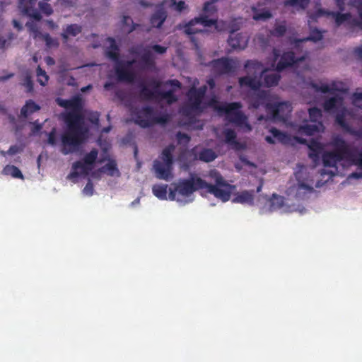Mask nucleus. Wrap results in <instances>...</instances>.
I'll return each mask as SVG.
<instances>
[{
	"label": "nucleus",
	"instance_id": "f257e3e1",
	"mask_svg": "<svg viewBox=\"0 0 362 362\" xmlns=\"http://www.w3.org/2000/svg\"><path fill=\"white\" fill-rule=\"evenodd\" d=\"M305 54L296 55L292 52L283 54L276 67L277 71L264 67L263 64L256 61H247L245 65L246 76L239 79L243 90H247V98L250 107L258 108L262 106L268 115H260L258 120L273 119L284 120L291 112V105L288 102L274 100L269 91L262 90L260 87L276 86L280 78L279 71L286 67L293 66L304 60Z\"/></svg>",
	"mask_w": 362,
	"mask_h": 362
},
{
	"label": "nucleus",
	"instance_id": "f03ea898",
	"mask_svg": "<svg viewBox=\"0 0 362 362\" xmlns=\"http://www.w3.org/2000/svg\"><path fill=\"white\" fill-rule=\"evenodd\" d=\"M166 86L170 88L166 91H160L158 88L152 90L141 81L138 97L122 90H117L116 96L129 107L132 119L139 126L146 127L156 123L165 124L168 119L163 109L144 105L142 100H156L172 104L177 100L174 93L180 89V83L177 80H170L166 83Z\"/></svg>",
	"mask_w": 362,
	"mask_h": 362
},
{
	"label": "nucleus",
	"instance_id": "7ed1b4c3",
	"mask_svg": "<svg viewBox=\"0 0 362 362\" xmlns=\"http://www.w3.org/2000/svg\"><path fill=\"white\" fill-rule=\"evenodd\" d=\"M332 145L334 150L325 151L322 156L325 168L321 170V179L316 182L315 187H321L334 176L344 175L345 170L352 165L357 166L358 171L349 174L347 180L362 179V149L351 148L339 136L332 139Z\"/></svg>",
	"mask_w": 362,
	"mask_h": 362
},
{
	"label": "nucleus",
	"instance_id": "20e7f679",
	"mask_svg": "<svg viewBox=\"0 0 362 362\" xmlns=\"http://www.w3.org/2000/svg\"><path fill=\"white\" fill-rule=\"evenodd\" d=\"M310 87L316 93L330 94L324 103L325 110L336 113V122L344 131L357 139H362V92L353 94L352 103L356 110L352 112L344 105V92L334 93L329 86H318L314 83H310Z\"/></svg>",
	"mask_w": 362,
	"mask_h": 362
},
{
	"label": "nucleus",
	"instance_id": "39448f33",
	"mask_svg": "<svg viewBox=\"0 0 362 362\" xmlns=\"http://www.w3.org/2000/svg\"><path fill=\"white\" fill-rule=\"evenodd\" d=\"M167 48L158 45L151 46H136L130 49L134 59L124 62L119 61V49L115 40L109 37L107 40L105 54L107 57L116 62V74L119 81L129 83L134 82L137 74L153 66L154 60L153 53L162 54L166 52Z\"/></svg>",
	"mask_w": 362,
	"mask_h": 362
},
{
	"label": "nucleus",
	"instance_id": "423d86ee",
	"mask_svg": "<svg viewBox=\"0 0 362 362\" xmlns=\"http://www.w3.org/2000/svg\"><path fill=\"white\" fill-rule=\"evenodd\" d=\"M209 176L214 184H209L197 175H191L187 179L180 180L175 184V189L170 190L169 199L176 201L181 205H186L194 201V192L199 189L205 188L216 198L226 202L230 199L231 186L216 170H210Z\"/></svg>",
	"mask_w": 362,
	"mask_h": 362
},
{
	"label": "nucleus",
	"instance_id": "0eeeda50",
	"mask_svg": "<svg viewBox=\"0 0 362 362\" xmlns=\"http://www.w3.org/2000/svg\"><path fill=\"white\" fill-rule=\"evenodd\" d=\"M206 90V85L199 88L193 86L189 89L187 93L188 100L182 109L183 114L190 117L201 112L207 106H213L218 112L224 114L226 119L230 122L245 128L247 131L251 130L247 122V117L240 110L241 105L239 103L219 104L214 96L206 101L205 98Z\"/></svg>",
	"mask_w": 362,
	"mask_h": 362
},
{
	"label": "nucleus",
	"instance_id": "6e6552de",
	"mask_svg": "<svg viewBox=\"0 0 362 362\" xmlns=\"http://www.w3.org/2000/svg\"><path fill=\"white\" fill-rule=\"evenodd\" d=\"M57 103L74 112L68 115V130L62 136V152L64 155H68L77 150L86 138L88 131L83 117L75 112L81 107L82 100L79 95H76L70 100L57 98Z\"/></svg>",
	"mask_w": 362,
	"mask_h": 362
},
{
	"label": "nucleus",
	"instance_id": "1a4fd4ad",
	"mask_svg": "<svg viewBox=\"0 0 362 362\" xmlns=\"http://www.w3.org/2000/svg\"><path fill=\"white\" fill-rule=\"evenodd\" d=\"M307 168L300 164H298L295 170V177L297 184L289 187L286 191L287 197L291 204H300V201L305 200L313 192V182L308 180L305 181L304 175L306 174Z\"/></svg>",
	"mask_w": 362,
	"mask_h": 362
},
{
	"label": "nucleus",
	"instance_id": "9d476101",
	"mask_svg": "<svg viewBox=\"0 0 362 362\" xmlns=\"http://www.w3.org/2000/svg\"><path fill=\"white\" fill-rule=\"evenodd\" d=\"M174 151L173 145L167 146L163 150L161 156L153 161V168L157 178L165 181L172 179Z\"/></svg>",
	"mask_w": 362,
	"mask_h": 362
},
{
	"label": "nucleus",
	"instance_id": "9b49d317",
	"mask_svg": "<svg viewBox=\"0 0 362 362\" xmlns=\"http://www.w3.org/2000/svg\"><path fill=\"white\" fill-rule=\"evenodd\" d=\"M98 156V150L93 148L88 153L86 154L83 159L73 163L71 172L68 175L67 178L76 182L78 177L88 175L94 168Z\"/></svg>",
	"mask_w": 362,
	"mask_h": 362
},
{
	"label": "nucleus",
	"instance_id": "f8f14e48",
	"mask_svg": "<svg viewBox=\"0 0 362 362\" xmlns=\"http://www.w3.org/2000/svg\"><path fill=\"white\" fill-rule=\"evenodd\" d=\"M264 212L279 211L281 213L298 212L300 214L305 213V208L303 206L296 204H291L288 197L284 199L281 196L273 194L272 197L267 201L262 209Z\"/></svg>",
	"mask_w": 362,
	"mask_h": 362
},
{
	"label": "nucleus",
	"instance_id": "ddd939ff",
	"mask_svg": "<svg viewBox=\"0 0 362 362\" xmlns=\"http://www.w3.org/2000/svg\"><path fill=\"white\" fill-rule=\"evenodd\" d=\"M308 112L310 122L300 125L298 129V132L300 134L311 136L314 135L315 133L323 131L324 127L319 120L322 116V112L319 108H310Z\"/></svg>",
	"mask_w": 362,
	"mask_h": 362
},
{
	"label": "nucleus",
	"instance_id": "4468645a",
	"mask_svg": "<svg viewBox=\"0 0 362 362\" xmlns=\"http://www.w3.org/2000/svg\"><path fill=\"white\" fill-rule=\"evenodd\" d=\"M352 5L356 8L359 16V19L353 18L349 13H341L339 12H328L327 15L331 16L337 26L347 23L354 26L362 25V0H352Z\"/></svg>",
	"mask_w": 362,
	"mask_h": 362
},
{
	"label": "nucleus",
	"instance_id": "2eb2a0df",
	"mask_svg": "<svg viewBox=\"0 0 362 362\" xmlns=\"http://www.w3.org/2000/svg\"><path fill=\"white\" fill-rule=\"evenodd\" d=\"M213 25L216 26V21L209 19L206 16L201 15L199 17L194 18L189 21L183 27V31L187 35H194L197 33L206 32V28Z\"/></svg>",
	"mask_w": 362,
	"mask_h": 362
},
{
	"label": "nucleus",
	"instance_id": "dca6fc26",
	"mask_svg": "<svg viewBox=\"0 0 362 362\" xmlns=\"http://www.w3.org/2000/svg\"><path fill=\"white\" fill-rule=\"evenodd\" d=\"M38 0H19V9L24 14L30 16L36 21L42 18L41 14L36 8L35 5Z\"/></svg>",
	"mask_w": 362,
	"mask_h": 362
},
{
	"label": "nucleus",
	"instance_id": "f3484780",
	"mask_svg": "<svg viewBox=\"0 0 362 362\" xmlns=\"http://www.w3.org/2000/svg\"><path fill=\"white\" fill-rule=\"evenodd\" d=\"M228 42L231 48L242 50L247 47L248 37L246 35L232 32L230 34Z\"/></svg>",
	"mask_w": 362,
	"mask_h": 362
},
{
	"label": "nucleus",
	"instance_id": "a211bd4d",
	"mask_svg": "<svg viewBox=\"0 0 362 362\" xmlns=\"http://www.w3.org/2000/svg\"><path fill=\"white\" fill-rule=\"evenodd\" d=\"M163 3L157 8V10L151 17L150 22L152 27L160 28L167 18V13L163 8Z\"/></svg>",
	"mask_w": 362,
	"mask_h": 362
},
{
	"label": "nucleus",
	"instance_id": "6ab92c4d",
	"mask_svg": "<svg viewBox=\"0 0 362 362\" xmlns=\"http://www.w3.org/2000/svg\"><path fill=\"white\" fill-rule=\"evenodd\" d=\"M233 202L252 206L254 204V192L247 190L242 191L235 195L233 199Z\"/></svg>",
	"mask_w": 362,
	"mask_h": 362
},
{
	"label": "nucleus",
	"instance_id": "aec40b11",
	"mask_svg": "<svg viewBox=\"0 0 362 362\" xmlns=\"http://www.w3.org/2000/svg\"><path fill=\"white\" fill-rule=\"evenodd\" d=\"M211 66L214 71L218 74L228 73L230 72L232 69V66L230 61L223 58L213 61L211 62Z\"/></svg>",
	"mask_w": 362,
	"mask_h": 362
},
{
	"label": "nucleus",
	"instance_id": "412c9836",
	"mask_svg": "<svg viewBox=\"0 0 362 362\" xmlns=\"http://www.w3.org/2000/svg\"><path fill=\"white\" fill-rule=\"evenodd\" d=\"M270 132L272 135L271 136H267L265 137V140L269 144H274L275 141L274 139L278 140L279 141L283 143V144H287L289 141V137L287 134L280 132L276 128H272L270 130Z\"/></svg>",
	"mask_w": 362,
	"mask_h": 362
},
{
	"label": "nucleus",
	"instance_id": "4be33fe9",
	"mask_svg": "<svg viewBox=\"0 0 362 362\" xmlns=\"http://www.w3.org/2000/svg\"><path fill=\"white\" fill-rule=\"evenodd\" d=\"M39 110L40 106L37 104L33 100H28L21 110V116L25 118Z\"/></svg>",
	"mask_w": 362,
	"mask_h": 362
},
{
	"label": "nucleus",
	"instance_id": "5701e85b",
	"mask_svg": "<svg viewBox=\"0 0 362 362\" xmlns=\"http://www.w3.org/2000/svg\"><path fill=\"white\" fill-rule=\"evenodd\" d=\"M310 152L309 156L314 162H317L320 159V154L323 148L322 144L318 141H313L309 145Z\"/></svg>",
	"mask_w": 362,
	"mask_h": 362
},
{
	"label": "nucleus",
	"instance_id": "b1692460",
	"mask_svg": "<svg viewBox=\"0 0 362 362\" xmlns=\"http://www.w3.org/2000/svg\"><path fill=\"white\" fill-rule=\"evenodd\" d=\"M100 171L109 176H119V172L117 167V164L113 160H108L107 163L100 168Z\"/></svg>",
	"mask_w": 362,
	"mask_h": 362
},
{
	"label": "nucleus",
	"instance_id": "393cba45",
	"mask_svg": "<svg viewBox=\"0 0 362 362\" xmlns=\"http://www.w3.org/2000/svg\"><path fill=\"white\" fill-rule=\"evenodd\" d=\"M322 34L320 30H313L311 31L310 36L308 37L296 40L294 41V47H295V48H296V49H298V47L300 46V45L303 42L308 41V40L313 41V42H317V41L320 40L322 39Z\"/></svg>",
	"mask_w": 362,
	"mask_h": 362
},
{
	"label": "nucleus",
	"instance_id": "a878e982",
	"mask_svg": "<svg viewBox=\"0 0 362 362\" xmlns=\"http://www.w3.org/2000/svg\"><path fill=\"white\" fill-rule=\"evenodd\" d=\"M81 32V28L77 24L68 25L61 34L63 39L66 41L69 36L75 37Z\"/></svg>",
	"mask_w": 362,
	"mask_h": 362
},
{
	"label": "nucleus",
	"instance_id": "bb28decb",
	"mask_svg": "<svg viewBox=\"0 0 362 362\" xmlns=\"http://www.w3.org/2000/svg\"><path fill=\"white\" fill-rule=\"evenodd\" d=\"M2 173L5 175H10L13 178L24 180V176L20 169L13 165H6Z\"/></svg>",
	"mask_w": 362,
	"mask_h": 362
},
{
	"label": "nucleus",
	"instance_id": "cd10ccee",
	"mask_svg": "<svg viewBox=\"0 0 362 362\" xmlns=\"http://www.w3.org/2000/svg\"><path fill=\"white\" fill-rule=\"evenodd\" d=\"M168 185L158 184L154 185L152 187L153 194L160 200L167 199Z\"/></svg>",
	"mask_w": 362,
	"mask_h": 362
},
{
	"label": "nucleus",
	"instance_id": "c85d7f7f",
	"mask_svg": "<svg viewBox=\"0 0 362 362\" xmlns=\"http://www.w3.org/2000/svg\"><path fill=\"white\" fill-rule=\"evenodd\" d=\"M252 11L253 12L252 18L255 21H264L271 18L272 14L269 11L266 10H259L256 8L255 6L252 7Z\"/></svg>",
	"mask_w": 362,
	"mask_h": 362
},
{
	"label": "nucleus",
	"instance_id": "c756f323",
	"mask_svg": "<svg viewBox=\"0 0 362 362\" xmlns=\"http://www.w3.org/2000/svg\"><path fill=\"white\" fill-rule=\"evenodd\" d=\"M163 4L174 8L178 12H182L187 7L185 2L183 1L177 2L176 0H165L163 2Z\"/></svg>",
	"mask_w": 362,
	"mask_h": 362
},
{
	"label": "nucleus",
	"instance_id": "7c9ffc66",
	"mask_svg": "<svg viewBox=\"0 0 362 362\" xmlns=\"http://www.w3.org/2000/svg\"><path fill=\"white\" fill-rule=\"evenodd\" d=\"M216 158V153L211 149H204L199 154V160L209 163Z\"/></svg>",
	"mask_w": 362,
	"mask_h": 362
},
{
	"label": "nucleus",
	"instance_id": "2f4dec72",
	"mask_svg": "<svg viewBox=\"0 0 362 362\" xmlns=\"http://www.w3.org/2000/svg\"><path fill=\"white\" fill-rule=\"evenodd\" d=\"M218 0H210L206 1L204 6V16L208 18V15H212L216 11V7L215 6V3H216Z\"/></svg>",
	"mask_w": 362,
	"mask_h": 362
},
{
	"label": "nucleus",
	"instance_id": "473e14b6",
	"mask_svg": "<svg viewBox=\"0 0 362 362\" xmlns=\"http://www.w3.org/2000/svg\"><path fill=\"white\" fill-rule=\"evenodd\" d=\"M42 40L47 48H56L59 45V40L57 38L52 37L48 33H45L42 35Z\"/></svg>",
	"mask_w": 362,
	"mask_h": 362
},
{
	"label": "nucleus",
	"instance_id": "72a5a7b5",
	"mask_svg": "<svg viewBox=\"0 0 362 362\" xmlns=\"http://www.w3.org/2000/svg\"><path fill=\"white\" fill-rule=\"evenodd\" d=\"M225 141L228 144H235L236 143L235 138H236V134L235 132L229 129H226L223 132Z\"/></svg>",
	"mask_w": 362,
	"mask_h": 362
},
{
	"label": "nucleus",
	"instance_id": "f704fd0d",
	"mask_svg": "<svg viewBox=\"0 0 362 362\" xmlns=\"http://www.w3.org/2000/svg\"><path fill=\"white\" fill-rule=\"evenodd\" d=\"M36 72L38 82L40 83V85L45 86L49 78L46 72L44 70H42L40 66L37 67Z\"/></svg>",
	"mask_w": 362,
	"mask_h": 362
},
{
	"label": "nucleus",
	"instance_id": "c9c22d12",
	"mask_svg": "<svg viewBox=\"0 0 362 362\" xmlns=\"http://www.w3.org/2000/svg\"><path fill=\"white\" fill-rule=\"evenodd\" d=\"M38 6L40 11L47 16H49L53 13V9L51 5L44 1H39Z\"/></svg>",
	"mask_w": 362,
	"mask_h": 362
},
{
	"label": "nucleus",
	"instance_id": "e433bc0d",
	"mask_svg": "<svg viewBox=\"0 0 362 362\" xmlns=\"http://www.w3.org/2000/svg\"><path fill=\"white\" fill-rule=\"evenodd\" d=\"M310 2V0H286V4L292 6H300L304 8Z\"/></svg>",
	"mask_w": 362,
	"mask_h": 362
},
{
	"label": "nucleus",
	"instance_id": "4c0bfd02",
	"mask_svg": "<svg viewBox=\"0 0 362 362\" xmlns=\"http://www.w3.org/2000/svg\"><path fill=\"white\" fill-rule=\"evenodd\" d=\"M82 192H83V195L87 196V197H90L93 194V192H94L93 185L90 178L88 179V181L86 185L85 186V187L83 188Z\"/></svg>",
	"mask_w": 362,
	"mask_h": 362
},
{
	"label": "nucleus",
	"instance_id": "58836bf2",
	"mask_svg": "<svg viewBox=\"0 0 362 362\" xmlns=\"http://www.w3.org/2000/svg\"><path fill=\"white\" fill-rule=\"evenodd\" d=\"M122 23L124 25H129L130 24H132V26L131 28H129V29L124 28V31H126L127 33H131L134 30L136 29V25L133 23L132 20L129 16H124Z\"/></svg>",
	"mask_w": 362,
	"mask_h": 362
},
{
	"label": "nucleus",
	"instance_id": "ea45409f",
	"mask_svg": "<svg viewBox=\"0 0 362 362\" xmlns=\"http://www.w3.org/2000/svg\"><path fill=\"white\" fill-rule=\"evenodd\" d=\"M286 28L285 25L279 24L276 25L272 33L274 35L282 36L286 33Z\"/></svg>",
	"mask_w": 362,
	"mask_h": 362
},
{
	"label": "nucleus",
	"instance_id": "a19ab883",
	"mask_svg": "<svg viewBox=\"0 0 362 362\" xmlns=\"http://www.w3.org/2000/svg\"><path fill=\"white\" fill-rule=\"evenodd\" d=\"M256 41L257 44H259L262 49H266L269 44V40L266 38L264 35L259 34L256 37Z\"/></svg>",
	"mask_w": 362,
	"mask_h": 362
},
{
	"label": "nucleus",
	"instance_id": "79ce46f5",
	"mask_svg": "<svg viewBox=\"0 0 362 362\" xmlns=\"http://www.w3.org/2000/svg\"><path fill=\"white\" fill-rule=\"evenodd\" d=\"M23 150V148L21 145H13L7 151L8 155H15L19 153H21Z\"/></svg>",
	"mask_w": 362,
	"mask_h": 362
},
{
	"label": "nucleus",
	"instance_id": "37998d69",
	"mask_svg": "<svg viewBox=\"0 0 362 362\" xmlns=\"http://www.w3.org/2000/svg\"><path fill=\"white\" fill-rule=\"evenodd\" d=\"M100 114L98 112H93L88 114V119L93 124L98 125Z\"/></svg>",
	"mask_w": 362,
	"mask_h": 362
},
{
	"label": "nucleus",
	"instance_id": "c03bdc74",
	"mask_svg": "<svg viewBox=\"0 0 362 362\" xmlns=\"http://www.w3.org/2000/svg\"><path fill=\"white\" fill-rule=\"evenodd\" d=\"M23 86L26 88L28 92L33 90V84L31 78L29 76H26L23 79Z\"/></svg>",
	"mask_w": 362,
	"mask_h": 362
},
{
	"label": "nucleus",
	"instance_id": "a18cd8bd",
	"mask_svg": "<svg viewBox=\"0 0 362 362\" xmlns=\"http://www.w3.org/2000/svg\"><path fill=\"white\" fill-rule=\"evenodd\" d=\"M47 142L49 144L52 146H54L56 144V136L54 129H53L52 132L48 134Z\"/></svg>",
	"mask_w": 362,
	"mask_h": 362
},
{
	"label": "nucleus",
	"instance_id": "49530a36",
	"mask_svg": "<svg viewBox=\"0 0 362 362\" xmlns=\"http://www.w3.org/2000/svg\"><path fill=\"white\" fill-rule=\"evenodd\" d=\"M57 4L64 7H71L75 5V1L74 0H58Z\"/></svg>",
	"mask_w": 362,
	"mask_h": 362
},
{
	"label": "nucleus",
	"instance_id": "de8ad7c7",
	"mask_svg": "<svg viewBox=\"0 0 362 362\" xmlns=\"http://www.w3.org/2000/svg\"><path fill=\"white\" fill-rule=\"evenodd\" d=\"M177 139L180 143H187L189 141L188 135L181 132L177 134Z\"/></svg>",
	"mask_w": 362,
	"mask_h": 362
},
{
	"label": "nucleus",
	"instance_id": "09e8293b",
	"mask_svg": "<svg viewBox=\"0 0 362 362\" xmlns=\"http://www.w3.org/2000/svg\"><path fill=\"white\" fill-rule=\"evenodd\" d=\"M25 26L27 27L29 32H32L35 30H38L39 26L37 23L35 21H28L26 23Z\"/></svg>",
	"mask_w": 362,
	"mask_h": 362
},
{
	"label": "nucleus",
	"instance_id": "8fccbe9b",
	"mask_svg": "<svg viewBox=\"0 0 362 362\" xmlns=\"http://www.w3.org/2000/svg\"><path fill=\"white\" fill-rule=\"evenodd\" d=\"M30 35L34 38V39H37V38H40L42 40V35L45 34V33H42L40 30V29L38 30H35L32 32H30Z\"/></svg>",
	"mask_w": 362,
	"mask_h": 362
},
{
	"label": "nucleus",
	"instance_id": "3c124183",
	"mask_svg": "<svg viewBox=\"0 0 362 362\" xmlns=\"http://www.w3.org/2000/svg\"><path fill=\"white\" fill-rule=\"evenodd\" d=\"M102 174L103 173L100 171V168H99L98 170L93 171L90 176L93 179L100 180Z\"/></svg>",
	"mask_w": 362,
	"mask_h": 362
},
{
	"label": "nucleus",
	"instance_id": "603ef678",
	"mask_svg": "<svg viewBox=\"0 0 362 362\" xmlns=\"http://www.w3.org/2000/svg\"><path fill=\"white\" fill-rule=\"evenodd\" d=\"M42 129V125L37 122L33 123L32 133L36 134Z\"/></svg>",
	"mask_w": 362,
	"mask_h": 362
},
{
	"label": "nucleus",
	"instance_id": "864d4df0",
	"mask_svg": "<svg viewBox=\"0 0 362 362\" xmlns=\"http://www.w3.org/2000/svg\"><path fill=\"white\" fill-rule=\"evenodd\" d=\"M8 45V40L2 37H0V48L4 49Z\"/></svg>",
	"mask_w": 362,
	"mask_h": 362
},
{
	"label": "nucleus",
	"instance_id": "5fc2aeb1",
	"mask_svg": "<svg viewBox=\"0 0 362 362\" xmlns=\"http://www.w3.org/2000/svg\"><path fill=\"white\" fill-rule=\"evenodd\" d=\"M335 1H336L337 5L339 7V8L340 10H344L345 2L346 1V0H335Z\"/></svg>",
	"mask_w": 362,
	"mask_h": 362
},
{
	"label": "nucleus",
	"instance_id": "6e6d98bb",
	"mask_svg": "<svg viewBox=\"0 0 362 362\" xmlns=\"http://www.w3.org/2000/svg\"><path fill=\"white\" fill-rule=\"evenodd\" d=\"M356 55L362 61V45L355 49Z\"/></svg>",
	"mask_w": 362,
	"mask_h": 362
},
{
	"label": "nucleus",
	"instance_id": "4d7b16f0",
	"mask_svg": "<svg viewBox=\"0 0 362 362\" xmlns=\"http://www.w3.org/2000/svg\"><path fill=\"white\" fill-rule=\"evenodd\" d=\"M13 25L15 28H16L18 31H21L23 30L22 25L17 21V20H13Z\"/></svg>",
	"mask_w": 362,
	"mask_h": 362
},
{
	"label": "nucleus",
	"instance_id": "13d9d810",
	"mask_svg": "<svg viewBox=\"0 0 362 362\" xmlns=\"http://www.w3.org/2000/svg\"><path fill=\"white\" fill-rule=\"evenodd\" d=\"M273 55H274V64L272 66H274L276 62L280 55L279 52L277 49H273Z\"/></svg>",
	"mask_w": 362,
	"mask_h": 362
},
{
	"label": "nucleus",
	"instance_id": "bf43d9fd",
	"mask_svg": "<svg viewBox=\"0 0 362 362\" xmlns=\"http://www.w3.org/2000/svg\"><path fill=\"white\" fill-rule=\"evenodd\" d=\"M13 76V74H9L6 76H0V82L6 81Z\"/></svg>",
	"mask_w": 362,
	"mask_h": 362
},
{
	"label": "nucleus",
	"instance_id": "052dcab7",
	"mask_svg": "<svg viewBox=\"0 0 362 362\" xmlns=\"http://www.w3.org/2000/svg\"><path fill=\"white\" fill-rule=\"evenodd\" d=\"M47 23L49 25V27L52 29H54V28H57V25H56V23L52 20H47Z\"/></svg>",
	"mask_w": 362,
	"mask_h": 362
},
{
	"label": "nucleus",
	"instance_id": "680f3d73",
	"mask_svg": "<svg viewBox=\"0 0 362 362\" xmlns=\"http://www.w3.org/2000/svg\"><path fill=\"white\" fill-rule=\"evenodd\" d=\"M45 62L47 65H53L55 63L54 60L50 57H47L45 58Z\"/></svg>",
	"mask_w": 362,
	"mask_h": 362
},
{
	"label": "nucleus",
	"instance_id": "e2e57ef3",
	"mask_svg": "<svg viewBox=\"0 0 362 362\" xmlns=\"http://www.w3.org/2000/svg\"><path fill=\"white\" fill-rule=\"evenodd\" d=\"M113 87V83H111V82H107L105 83V84L104 85V88L106 90H110V88H112Z\"/></svg>",
	"mask_w": 362,
	"mask_h": 362
},
{
	"label": "nucleus",
	"instance_id": "0e129e2a",
	"mask_svg": "<svg viewBox=\"0 0 362 362\" xmlns=\"http://www.w3.org/2000/svg\"><path fill=\"white\" fill-rule=\"evenodd\" d=\"M207 83H208V85H209V86L210 87L211 89H213L214 87L215 86V83H214V81L213 79L208 80Z\"/></svg>",
	"mask_w": 362,
	"mask_h": 362
},
{
	"label": "nucleus",
	"instance_id": "69168bd1",
	"mask_svg": "<svg viewBox=\"0 0 362 362\" xmlns=\"http://www.w3.org/2000/svg\"><path fill=\"white\" fill-rule=\"evenodd\" d=\"M92 86L91 85H88L87 86H85V87H83L81 89V91L82 93H86V91L89 90L90 89H91Z\"/></svg>",
	"mask_w": 362,
	"mask_h": 362
},
{
	"label": "nucleus",
	"instance_id": "338daca9",
	"mask_svg": "<svg viewBox=\"0 0 362 362\" xmlns=\"http://www.w3.org/2000/svg\"><path fill=\"white\" fill-rule=\"evenodd\" d=\"M140 5L143 7H148L150 6V4L144 1H140L139 2Z\"/></svg>",
	"mask_w": 362,
	"mask_h": 362
},
{
	"label": "nucleus",
	"instance_id": "774afa93",
	"mask_svg": "<svg viewBox=\"0 0 362 362\" xmlns=\"http://www.w3.org/2000/svg\"><path fill=\"white\" fill-rule=\"evenodd\" d=\"M139 202H140V199H139V198H137V199H136L134 202H132L131 203V205H132V206H135V205H136V204H139Z\"/></svg>",
	"mask_w": 362,
	"mask_h": 362
}]
</instances>
